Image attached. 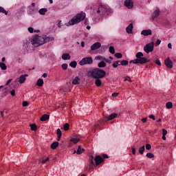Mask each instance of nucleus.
<instances>
[{
    "mask_svg": "<svg viewBox=\"0 0 176 176\" xmlns=\"http://www.w3.org/2000/svg\"><path fill=\"white\" fill-rule=\"evenodd\" d=\"M61 67H62V69H63V71H65V70H67V68H68V64H67V63H63V64H62Z\"/></svg>",
    "mask_w": 176,
    "mask_h": 176,
    "instance_id": "40",
    "label": "nucleus"
},
{
    "mask_svg": "<svg viewBox=\"0 0 176 176\" xmlns=\"http://www.w3.org/2000/svg\"><path fill=\"white\" fill-rule=\"evenodd\" d=\"M96 81H95V85L96 86H98V87H100V86H101L102 82H101V80H100V78H96Z\"/></svg>",
    "mask_w": 176,
    "mask_h": 176,
    "instance_id": "29",
    "label": "nucleus"
},
{
    "mask_svg": "<svg viewBox=\"0 0 176 176\" xmlns=\"http://www.w3.org/2000/svg\"><path fill=\"white\" fill-rule=\"evenodd\" d=\"M85 152V148H82L80 146H78L77 151H74V153H77V155H82Z\"/></svg>",
    "mask_w": 176,
    "mask_h": 176,
    "instance_id": "19",
    "label": "nucleus"
},
{
    "mask_svg": "<svg viewBox=\"0 0 176 176\" xmlns=\"http://www.w3.org/2000/svg\"><path fill=\"white\" fill-rule=\"evenodd\" d=\"M76 65H78V63L76 61H72L69 63V67L72 68H76Z\"/></svg>",
    "mask_w": 176,
    "mask_h": 176,
    "instance_id": "28",
    "label": "nucleus"
},
{
    "mask_svg": "<svg viewBox=\"0 0 176 176\" xmlns=\"http://www.w3.org/2000/svg\"><path fill=\"white\" fill-rule=\"evenodd\" d=\"M50 119V116L47 114H43L41 118V122H46V120H49Z\"/></svg>",
    "mask_w": 176,
    "mask_h": 176,
    "instance_id": "18",
    "label": "nucleus"
},
{
    "mask_svg": "<svg viewBox=\"0 0 176 176\" xmlns=\"http://www.w3.org/2000/svg\"><path fill=\"white\" fill-rule=\"evenodd\" d=\"M30 127L32 131H36V130L38 129V126H36V124H30Z\"/></svg>",
    "mask_w": 176,
    "mask_h": 176,
    "instance_id": "36",
    "label": "nucleus"
},
{
    "mask_svg": "<svg viewBox=\"0 0 176 176\" xmlns=\"http://www.w3.org/2000/svg\"><path fill=\"white\" fill-rule=\"evenodd\" d=\"M42 78H47V74L44 73V74L42 75Z\"/></svg>",
    "mask_w": 176,
    "mask_h": 176,
    "instance_id": "59",
    "label": "nucleus"
},
{
    "mask_svg": "<svg viewBox=\"0 0 176 176\" xmlns=\"http://www.w3.org/2000/svg\"><path fill=\"white\" fill-rule=\"evenodd\" d=\"M34 32H41V30H34Z\"/></svg>",
    "mask_w": 176,
    "mask_h": 176,
    "instance_id": "63",
    "label": "nucleus"
},
{
    "mask_svg": "<svg viewBox=\"0 0 176 176\" xmlns=\"http://www.w3.org/2000/svg\"><path fill=\"white\" fill-rule=\"evenodd\" d=\"M141 120H142V122L143 123H146V120H148V118H142Z\"/></svg>",
    "mask_w": 176,
    "mask_h": 176,
    "instance_id": "54",
    "label": "nucleus"
},
{
    "mask_svg": "<svg viewBox=\"0 0 176 176\" xmlns=\"http://www.w3.org/2000/svg\"><path fill=\"white\" fill-rule=\"evenodd\" d=\"M1 118H3V111H1Z\"/></svg>",
    "mask_w": 176,
    "mask_h": 176,
    "instance_id": "64",
    "label": "nucleus"
},
{
    "mask_svg": "<svg viewBox=\"0 0 176 176\" xmlns=\"http://www.w3.org/2000/svg\"><path fill=\"white\" fill-rule=\"evenodd\" d=\"M118 118V114L116 113H113L108 117H106L105 119L100 120L98 121L95 124V127H98V126H101V124H104L107 120H113V119H115Z\"/></svg>",
    "mask_w": 176,
    "mask_h": 176,
    "instance_id": "7",
    "label": "nucleus"
},
{
    "mask_svg": "<svg viewBox=\"0 0 176 176\" xmlns=\"http://www.w3.org/2000/svg\"><path fill=\"white\" fill-rule=\"evenodd\" d=\"M120 65L126 66L129 65V61L126 60H120Z\"/></svg>",
    "mask_w": 176,
    "mask_h": 176,
    "instance_id": "30",
    "label": "nucleus"
},
{
    "mask_svg": "<svg viewBox=\"0 0 176 176\" xmlns=\"http://www.w3.org/2000/svg\"><path fill=\"white\" fill-rule=\"evenodd\" d=\"M98 66L99 68H104V67H107V63L104 60H102L98 64Z\"/></svg>",
    "mask_w": 176,
    "mask_h": 176,
    "instance_id": "24",
    "label": "nucleus"
},
{
    "mask_svg": "<svg viewBox=\"0 0 176 176\" xmlns=\"http://www.w3.org/2000/svg\"><path fill=\"white\" fill-rule=\"evenodd\" d=\"M159 16H160V9H159V7H157L152 14V20H155V19H157Z\"/></svg>",
    "mask_w": 176,
    "mask_h": 176,
    "instance_id": "12",
    "label": "nucleus"
},
{
    "mask_svg": "<svg viewBox=\"0 0 176 176\" xmlns=\"http://www.w3.org/2000/svg\"><path fill=\"white\" fill-rule=\"evenodd\" d=\"M28 102L24 101L23 102V107H28Z\"/></svg>",
    "mask_w": 176,
    "mask_h": 176,
    "instance_id": "50",
    "label": "nucleus"
},
{
    "mask_svg": "<svg viewBox=\"0 0 176 176\" xmlns=\"http://www.w3.org/2000/svg\"><path fill=\"white\" fill-rule=\"evenodd\" d=\"M10 93L11 96H12V97H14V96H16V91L14 89H12V91H10Z\"/></svg>",
    "mask_w": 176,
    "mask_h": 176,
    "instance_id": "45",
    "label": "nucleus"
},
{
    "mask_svg": "<svg viewBox=\"0 0 176 176\" xmlns=\"http://www.w3.org/2000/svg\"><path fill=\"white\" fill-rule=\"evenodd\" d=\"M81 46H82V47H85V41L81 42Z\"/></svg>",
    "mask_w": 176,
    "mask_h": 176,
    "instance_id": "60",
    "label": "nucleus"
},
{
    "mask_svg": "<svg viewBox=\"0 0 176 176\" xmlns=\"http://www.w3.org/2000/svg\"><path fill=\"white\" fill-rule=\"evenodd\" d=\"M79 141H80V138H72L69 142H68L69 146H72V144H78Z\"/></svg>",
    "mask_w": 176,
    "mask_h": 176,
    "instance_id": "13",
    "label": "nucleus"
},
{
    "mask_svg": "<svg viewBox=\"0 0 176 176\" xmlns=\"http://www.w3.org/2000/svg\"><path fill=\"white\" fill-rule=\"evenodd\" d=\"M151 148H152V146L151 145V144H146V149H147V151H151Z\"/></svg>",
    "mask_w": 176,
    "mask_h": 176,
    "instance_id": "44",
    "label": "nucleus"
},
{
    "mask_svg": "<svg viewBox=\"0 0 176 176\" xmlns=\"http://www.w3.org/2000/svg\"><path fill=\"white\" fill-rule=\"evenodd\" d=\"M164 64L167 68H173V60H170V57H168L166 59H165Z\"/></svg>",
    "mask_w": 176,
    "mask_h": 176,
    "instance_id": "14",
    "label": "nucleus"
},
{
    "mask_svg": "<svg viewBox=\"0 0 176 176\" xmlns=\"http://www.w3.org/2000/svg\"><path fill=\"white\" fill-rule=\"evenodd\" d=\"M80 65H86V64H93V58L85 57L83 58L80 62Z\"/></svg>",
    "mask_w": 176,
    "mask_h": 176,
    "instance_id": "9",
    "label": "nucleus"
},
{
    "mask_svg": "<svg viewBox=\"0 0 176 176\" xmlns=\"http://www.w3.org/2000/svg\"><path fill=\"white\" fill-rule=\"evenodd\" d=\"M120 63V60H117V61L114 62L113 63V68H118V65H121Z\"/></svg>",
    "mask_w": 176,
    "mask_h": 176,
    "instance_id": "34",
    "label": "nucleus"
},
{
    "mask_svg": "<svg viewBox=\"0 0 176 176\" xmlns=\"http://www.w3.org/2000/svg\"><path fill=\"white\" fill-rule=\"evenodd\" d=\"M148 118L150 119H153V120H156V118L155 117L154 115H150V116H148Z\"/></svg>",
    "mask_w": 176,
    "mask_h": 176,
    "instance_id": "48",
    "label": "nucleus"
},
{
    "mask_svg": "<svg viewBox=\"0 0 176 176\" xmlns=\"http://www.w3.org/2000/svg\"><path fill=\"white\" fill-rule=\"evenodd\" d=\"M168 49H173V45L171 44V43H169L168 44Z\"/></svg>",
    "mask_w": 176,
    "mask_h": 176,
    "instance_id": "55",
    "label": "nucleus"
},
{
    "mask_svg": "<svg viewBox=\"0 0 176 176\" xmlns=\"http://www.w3.org/2000/svg\"><path fill=\"white\" fill-rule=\"evenodd\" d=\"M107 75V72L102 69L96 68L91 71V76L94 78V79H102V78H105Z\"/></svg>",
    "mask_w": 176,
    "mask_h": 176,
    "instance_id": "6",
    "label": "nucleus"
},
{
    "mask_svg": "<svg viewBox=\"0 0 176 176\" xmlns=\"http://www.w3.org/2000/svg\"><path fill=\"white\" fill-rule=\"evenodd\" d=\"M109 52L111 53V54H115V47H113V46H110L109 48Z\"/></svg>",
    "mask_w": 176,
    "mask_h": 176,
    "instance_id": "37",
    "label": "nucleus"
},
{
    "mask_svg": "<svg viewBox=\"0 0 176 176\" xmlns=\"http://www.w3.org/2000/svg\"><path fill=\"white\" fill-rule=\"evenodd\" d=\"M28 30L29 32H30V34H32V32H34V28L30 27V28H28Z\"/></svg>",
    "mask_w": 176,
    "mask_h": 176,
    "instance_id": "47",
    "label": "nucleus"
},
{
    "mask_svg": "<svg viewBox=\"0 0 176 176\" xmlns=\"http://www.w3.org/2000/svg\"><path fill=\"white\" fill-rule=\"evenodd\" d=\"M156 45H160V43H162V41H160V39H157V41H156Z\"/></svg>",
    "mask_w": 176,
    "mask_h": 176,
    "instance_id": "53",
    "label": "nucleus"
},
{
    "mask_svg": "<svg viewBox=\"0 0 176 176\" xmlns=\"http://www.w3.org/2000/svg\"><path fill=\"white\" fill-rule=\"evenodd\" d=\"M26 76H28V74H24V75H21L19 80H15L14 83H17V82H19V83H21V85H22V83H24V82H25V80H27V78H25Z\"/></svg>",
    "mask_w": 176,
    "mask_h": 176,
    "instance_id": "11",
    "label": "nucleus"
},
{
    "mask_svg": "<svg viewBox=\"0 0 176 176\" xmlns=\"http://www.w3.org/2000/svg\"><path fill=\"white\" fill-rule=\"evenodd\" d=\"M96 60H104V58L101 56H96Z\"/></svg>",
    "mask_w": 176,
    "mask_h": 176,
    "instance_id": "51",
    "label": "nucleus"
},
{
    "mask_svg": "<svg viewBox=\"0 0 176 176\" xmlns=\"http://www.w3.org/2000/svg\"><path fill=\"white\" fill-rule=\"evenodd\" d=\"M47 12V8H41L38 10V13L39 14H41V16H45Z\"/></svg>",
    "mask_w": 176,
    "mask_h": 176,
    "instance_id": "22",
    "label": "nucleus"
},
{
    "mask_svg": "<svg viewBox=\"0 0 176 176\" xmlns=\"http://www.w3.org/2000/svg\"><path fill=\"white\" fill-rule=\"evenodd\" d=\"M37 86H38L39 87H42L43 86V80L42 78H39L37 80L36 82Z\"/></svg>",
    "mask_w": 176,
    "mask_h": 176,
    "instance_id": "25",
    "label": "nucleus"
},
{
    "mask_svg": "<svg viewBox=\"0 0 176 176\" xmlns=\"http://www.w3.org/2000/svg\"><path fill=\"white\" fill-rule=\"evenodd\" d=\"M59 143L58 142H54L51 144L52 149H57V146H58Z\"/></svg>",
    "mask_w": 176,
    "mask_h": 176,
    "instance_id": "27",
    "label": "nucleus"
},
{
    "mask_svg": "<svg viewBox=\"0 0 176 176\" xmlns=\"http://www.w3.org/2000/svg\"><path fill=\"white\" fill-rule=\"evenodd\" d=\"M163 168H159L158 169L156 170L155 171V174H157V175H160V174H162L163 172Z\"/></svg>",
    "mask_w": 176,
    "mask_h": 176,
    "instance_id": "32",
    "label": "nucleus"
},
{
    "mask_svg": "<svg viewBox=\"0 0 176 176\" xmlns=\"http://www.w3.org/2000/svg\"><path fill=\"white\" fill-rule=\"evenodd\" d=\"M155 64H157V65H162V63L160 62V60L159 59H156L155 60Z\"/></svg>",
    "mask_w": 176,
    "mask_h": 176,
    "instance_id": "46",
    "label": "nucleus"
},
{
    "mask_svg": "<svg viewBox=\"0 0 176 176\" xmlns=\"http://www.w3.org/2000/svg\"><path fill=\"white\" fill-rule=\"evenodd\" d=\"M102 157L103 159H108L109 157H108V155L107 154H103Z\"/></svg>",
    "mask_w": 176,
    "mask_h": 176,
    "instance_id": "56",
    "label": "nucleus"
},
{
    "mask_svg": "<svg viewBox=\"0 0 176 176\" xmlns=\"http://www.w3.org/2000/svg\"><path fill=\"white\" fill-rule=\"evenodd\" d=\"M136 59L131 60L129 61V63H133V64H146V63H149L151 61V59H147L146 58L144 57V54L141 52H138L136 54Z\"/></svg>",
    "mask_w": 176,
    "mask_h": 176,
    "instance_id": "5",
    "label": "nucleus"
},
{
    "mask_svg": "<svg viewBox=\"0 0 176 176\" xmlns=\"http://www.w3.org/2000/svg\"><path fill=\"white\" fill-rule=\"evenodd\" d=\"M115 57H116V58H122V57H123V55L122 54V53H116L114 54Z\"/></svg>",
    "mask_w": 176,
    "mask_h": 176,
    "instance_id": "39",
    "label": "nucleus"
},
{
    "mask_svg": "<svg viewBox=\"0 0 176 176\" xmlns=\"http://www.w3.org/2000/svg\"><path fill=\"white\" fill-rule=\"evenodd\" d=\"M162 140H164V141H166V135H162Z\"/></svg>",
    "mask_w": 176,
    "mask_h": 176,
    "instance_id": "61",
    "label": "nucleus"
},
{
    "mask_svg": "<svg viewBox=\"0 0 176 176\" xmlns=\"http://www.w3.org/2000/svg\"><path fill=\"white\" fill-rule=\"evenodd\" d=\"M162 135H167V130L162 129Z\"/></svg>",
    "mask_w": 176,
    "mask_h": 176,
    "instance_id": "49",
    "label": "nucleus"
},
{
    "mask_svg": "<svg viewBox=\"0 0 176 176\" xmlns=\"http://www.w3.org/2000/svg\"><path fill=\"white\" fill-rule=\"evenodd\" d=\"M128 81L130 82L131 83H132L133 80H131V78H130V76H126L124 78V82Z\"/></svg>",
    "mask_w": 176,
    "mask_h": 176,
    "instance_id": "42",
    "label": "nucleus"
},
{
    "mask_svg": "<svg viewBox=\"0 0 176 176\" xmlns=\"http://www.w3.org/2000/svg\"><path fill=\"white\" fill-rule=\"evenodd\" d=\"M153 47H155V43H153V41H151V43H147L144 47V50L145 53H147V54H148V53L153 52Z\"/></svg>",
    "mask_w": 176,
    "mask_h": 176,
    "instance_id": "8",
    "label": "nucleus"
},
{
    "mask_svg": "<svg viewBox=\"0 0 176 176\" xmlns=\"http://www.w3.org/2000/svg\"><path fill=\"white\" fill-rule=\"evenodd\" d=\"M100 47H101V43L96 42L91 46V50H92V52H94V50H97L98 49H100Z\"/></svg>",
    "mask_w": 176,
    "mask_h": 176,
    "instance_id": "15",
    "label": "nucleus"
},
{
    "mask_svg": "<svg viewBox=\"0 0 176 176\" xmlns=\"http://www.w3.org/2000/svg\"><path fill=\"white\" fill-rule=\"evenodd\" d=\"M79 80H80L79 77H75V78L72 80V85H79Z\"/></svg>",
    "mask_w": 176,
    "mask_h": 176,
    "instance_id": "23",
    "label": "nucleus"
},
{
    "mask_svg": "<svg viewBox=\"0 0 176 176\" xmlns=\"http://www.w3.org/2000/svg\"><path fill=\"white\" fill-rule=\"evenodd\" d=\"M3 94V96H8V91H5Z\"/></svg>",
    "mask_w": 176,
    "mask_h": 176,
    "instance_id": "62",
    "label": "nucleus"
},
{
    "mask_svg": "<svg viewBox=\"0 0 176 176\" xmlns=\"http://www.w3.org/2000/svg\"><path fill=\"white\" fill-rule=\"evenodd\" d=\"M118 96H119V93L114 92L112 94L113 97H118Z\"/></svg>",
    "mask_w": 176,
    "mask_h": 176,
    "instance_id": "52",
    "label": "nucleus"
},
{
    "mask_svg": "<svg viewBox=\"0 0 176 176\" xmlns=\"http://www.w3.org/2000/svg\"><path fill=\"white\" fill-rule=\"evenodd\" d=\"M146 157H148V159H152L153 157H155V155H153V153H148L146 155Z\"/></svg>",
    "mask_w": 176,
    "mask_h": 176,
    "instance_id": "38",
    "label": "nucleus"
},
{
    "mask_svg": "<svg viewBox=\"0 0 176 176\" xmlns=\"http://www.w3.org/2000/svg\"><path fill=\"white\" fill-rule=\"evenodd\" d=\"M132 153L133 155H135V148H132Z\"/></svg>",
    "mask_w": 176,
    "mask_h": 176,
    "instance_id": "58",
    "label": "nucleus"
},
{
    "mask_svg": "<svg viewBox=\"0 0 176 176\" xmlns=\"http://www.w3.org/2000/svg\"><path fill=\"white\" fill-rule=\"evenodd\" d=\"M49 160H50V158H49V157H47L45 160H43L41 161L42 164H45V163H46V162H49Z\"/></svg>",
    "mask_w": 176,
    "mask_h": 176,
    "instance_id": "43",
    "label": "nucleus"
},
{
    "mask_svg": "<svg viewBox=\"0 0 176 176\" xmlns=\"http://www.w3.org/2000/svg\"><path fill=\"white\" fill-rule=\"evenodd\" d=\"M133 23H130L126 28L127 34H131L133 32Z\"/></svg>",
    "mask_w": 176,
    "mask_h": 176,
    "instance_id": "17",
    "label": "nucleus"
},
{
    "mask_svg": "<svg viewBox=\"0 0 176 176\" xmlns=\"http://www.w3.org/2000/svg\"><path fill=\"white\" fill-rule=\"evenodd\" d=\"M0 68L3 71H6V69H8V66H6V64H5L4 63H0Z\"/></svg>",
    "mask_w": 176,
    "mask_h": 176,
    "instance_id": "26",
    "label": "nucleus"
},
{
    "mask_svg": "<svg viewBox=\"0 0 176 176\" xmlns=\"http://www.w3.org/2000/svg\"><path fill=\"white\" fill-rule=\"evenodd\" d=\"M85 17L86 14L85 12H80L69 21L66 25L69 27V25H75V24H78V23H80V21H83Z\"/></svg>",
    "mask_w": 176,
    "mask_h": 176,
    "instance_id": "4",
    "label": "nucleus"
},
{
    "mask_svg": "<svg viewBox=\"0 0 176 176\" xmlns=\"http://www.w3.org/2000/svg\"><path fill=\"white\" fill-rule=\"evenodd\" d=\"M63 129L65 131H68L69 130V124L65 123L63 126Z\"/></svg>",
    "mask_w": 176,
    "mask_h": 176,
    "instance_id": "33",
    "label": "nucleus"
},
{
    "mask_svg": "<svg viewBox=\"0 0 176 176\" xmlns=\"http://www.w3.org/2000/svg\"><path fill=\"white\" fill-rule=\"evenodd\" d=\"M95 162V164H94ZM104 162V159H102L101 155H96L94 158L93 155H90L89 157V165L85 167L86 171L90 173V171H93L94 170V166H100V164Z\"/></svg>",
    "mask_w": 176,
    "mask_h": 176,
    "instance_id": "2",
    "label": "nucleus"
},
{
    "mask_svg": "<svg viewBox=\"0 0 176 176\" xmlns=\"http://www.w3.org/2000/svg\"><path fill=\"white\" fill-rule=\"evenodd\" d=\"M12 82V79H10L7 81L6 86H8V85Z\"/></svg>",
    "mask_w": 176,
    "mask_h": 176,
    "instance_id": "57",
    "label": "nucleus"
},
{
    "mask_svg": "<svg viewBox=\"0 0 176 176\" xmlns=\"http://www.w3.org/2000/svg\"><path fill=\"white\" fill-rule=\"evenodd\" d=\"M0 13H4V14L8 15L7 11H6L5 8L0 6Z\"/></svg>",
    "mask_w": 176,
    "mask_h": 176,
    "instance_id": "41",
    "label": "nucleus"
},
{
    "mask_svg": "<svg viewBox=\"0 0 176 176\" xmlns=\"http://www.w3.org/2000/svg\"><path fill=\"white\" fill-rule=\"evenodd\" d=\"M54 39V38L45 35L38 36L36 34L33 36L31 43L34 47H38V46H42V45H45V43H47V42H52Z\"/></svg>",
    "mask_w": 176,
    "mask_h": 176,
    "instance_id": "1",
    "label": "nucleus"
},
{
    "mask_svg": "<svg viewBox=\"0 0 176 176\" xmlns=\"http://www.w3.org/2000/svg\"><path fill=\"white\" fill-rule=\"evenodd\" d=\"M111 12V9L107 6H99L94 9V16L98 19L101 16H105Z\"/></svg>",
    "mask_w": 176,
    "mask_h": 176,
    "instance_id": "3",
    "label": "nucleus"
},
{
    "mask_svg": "<svg viewBox=\"0 0 176 176\" xmlns=\"http://www.w3.org/2000/svg\"><path fill=\"white\" fill-rule=\"evenodd\" d=\"M141 34L144 35V36H148V35H152V30H151L150 29L144 30L141 32Z\"/></svg>",
    "mask_w": 176,
    "mask_h": 176,
    "instance_id": "16",
    "label": "nucleus"
},
{
    "mask_svg": "<svg viewBox=\"0 0 176 176\" xmlns=\"http://www.w3.org/2000/svg\"><path fill=\"white\" fill-rule=\"evenodd\" d=\"M144 151H145V146H141L139 148V153H140V155H144Z\"/></svg>",
    "mask_w": 176,
    "mask_h": 176,
    "instance_id": "35",
    "label": "nucleus"
},
{
    "mask_svg": "<svg viewBox=\"0 0 176 176\" xmlns=\"http://www.w3.org/2000/svg\"><path fill=\"white\" fill-rule=\"evenodd\" d=\"M56 134L58 135V139H57V141H60V140H61V137L63 135V133L61 132V129H58L56 130Z\"/></svg>",
    "mask_w": 176,
    "mask_h": 176,
    "instance_id": "21",
    "label": "nucleus"
},
{
    "mask_svg": "<svg viewBox=\"0 0 176 176\" xmlns=\"http://www.w3.org/2000/svg\"><path fill=\"white\" fill-rule=\"evenodd\" d=\"M62 59L63 60H71V55L68 53H65L62 54Z\"/></svg>",
    "mask_w": 176,
    "mask_h": 176,
    "instance_id": "20",
    "label": "nucleus"
},
{
    "mask_svg": "<svg viewBox=\"0 0 176 176\" xmlns=\"http://www.w3.org/2000/svg\"><path fill=\"white\" fill-rule=\"evenodd\" d=\"M166 107L167 109H171V108H173V102H166Z\"/></svg>",
    "mask_w": 176,
    "mask_h": 176,
    "instance_id": "31",
    "label": "nucleus"
},
{
    "mask_svg": "<svg viewBox=\"0 0 176 176\" xmlns=\"http://www.w3.org/2000/svg\"><path fill=\"white\" fill-rule=\"evenodd\" d=\"M124 6H126L127 9H133V8H134V2L133 0H125Z\"/></svg>",
    "mask_w": 176,
    "mask_h": 176,
    "instance_id": "10",
    "label": "nucleus"
}]
</instances>
